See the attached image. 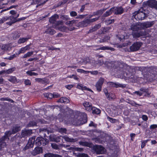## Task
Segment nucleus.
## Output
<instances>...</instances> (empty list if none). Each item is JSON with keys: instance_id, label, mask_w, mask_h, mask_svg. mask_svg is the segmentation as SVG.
Wrapping results in <instances>:
<instances>
[{"instance_id": "obj_30", "label": "nucleus", "mask_w": 157, "mask_h": 157, "mask_svg": "<svg viewBox=\"0 0 157 157\" xmlns=\"http://www.w3.org/2000/svg\"><path fill=\"white\" fill-rule=\"evenodd\" d=\"M131 29L133 32H136L140 29V27L137 25H132Z\"/></svg>"}, {"instance_id": "obj_48", "label": "nucleus", "mask_w": 157, "mask_h": 157, "mask_svg": "<svg viewBox=\"0 0 157 157\" xmlns=\"http://www.w3.org/2000/svg\"><path fill=\"white\" fill-rule=\"evenodd\" d=\"M51 146L52 148L55 149L57 150L59 148V146L57 144L55 143L52 144Z\"/></svg>"}, {"instance_id": "obj_26", "label": "nucleus", "mask_w": 157, "mask_h": 157, "mask_svg": "<svg viewBox=\"0 0 157 157\" xmlns=\"http://www.w3.org/2000/svg\"><path fill=\"white\" fill-rule=\"evenodd\" d=\"M80 145L83 146L91 147L92 145V144L87 142L80 141L79 143Z\"/></svg>"}, {"instance_id": "obj_36", "label": "nucleus", "mask_w": 157, "mask_h": 157, "mask_svg": "<svg viewBox=\"0 0 157 157\" xmlns=\"http://www.w3.org/2000/svg\"><path fill=\"white\" fill-rule=\"evenodd\" d=\"M33 51L31 52H27L23 56L22 58H25L28 57H29L31 56L33 54Z\"/></svg>"}, {"instance_id": "obj_38", "label": "nucleus", "mask_w": 157, "mask_h": 157, "mask_svg": "<svg viewBox=\"0 0 157 157\" xmlns=\"http://www.w3.org/2000/svg\"><path fill=\"white\" fill-rule=\"evenodd\" d=\"M8 80L13 83H15L17 81V78L14 76H11L10 77Z\"/></svg>"}, {"instance_id": "obj_64", "label": "nucleus", "mask_w": 157, "mask_h": 157, "mask_svg": "<svg viewBox=\"0 0 157 157\" xmlns=\"http://www.w3.org/2000/svg\"><path fill=\"white\" fill-rule=\"evenodd\" d=\"M103 40L105 41V42L107 41L109 39V37L108 36H105L102 39Z\"/></svg>"}, {"instance_id": "obj_13", "label": "nucleus", "mask_w": 157, "mask_h": 157, "mask_svg": "<svg viewBox=\"0 0 157 157\" xmlns=\"http://www.w3.org/2000/svg\"><path fill=\"white\" fill-rule=\"evenodd\" d=\"M77 25L79 27L84 28L88 26L89 25L87 18H85L83 21L79 22Z\"/></svg>"}, {"instance_id": "obj_29", "label": "nucleus", "mask_w": 157, "mask_h": 157, "mask_svg": "<svg viewBox=\"0 0 157 157\" xmlns=\"http://www.w3.org/2000/svg\"><path fill=\"white\" fill-rule=\"evenodd\" d=\"M34 71V70L28 71H26V73L28 75L30 76L37 75H38V73L32 72L33 71Z\"/></svg>"}, {"instance_id": "obj_46", "label": "nucleus", "mask_w": 157, "mask_h": 157, "mask_svg": "<svg viewBox=\"0 0 157 157\" xmlns=\"http://www.w3.org/2000/svg\"><path fill=\"white\" fill-rule=\"evenodd\" d=\"M9 46L8 45L5 44H3L2 45V50L6 51L9 49Z\"/></svg>"}, {"instance_id": "obj_56", "label": "nucleus", "mask_w": 157, "mask_h": 157, "mask_svg": "<svg viewBox=\"0 0 157 157\" xmlns=\"http://www.w3.org/2000/svg\"><path fill=\"white\" fill-rule=\"evenodd\" d=\"M59 132L61 133H66L67 132V129L65 128H60L59 129Z\"/></svg>"}, {"instance_id": "obj_7", "label": "nucleus", "mask_w": 157, "mask_h": 157, "mask_svg": "<svg viewBox=\"0 0 157 157\" xmlns=\"http://www.w3.org/2000/svg\"><path fill=\"white\" fill-rule=\"evenodd\" d=\"M36 138V136H33L31 138H29L27 144L23 149L24 150H26L27 149L31 148L33 147L35 143Z\"/></svg>"}, {"instance_id": "obj_25", "label": "nucleus", "mask_w": 157, "mask_h": 157, "mask_svg": "<svg viewBox=\"0 0 157 157\" xmlns=\"http://www.w3.org/2000/svg\"><path fill=\"white\" fill-rule=\"evenodd\" d=\"M97 50H110L112 51H113L114 50V49L113 48H112L110 47H109L108 46H102L100 47L97 49Z\"/></svg>"}, {"instance_id": "obj_34", "label": "nucleus", "mask_w": 157, "mask_h": 157, "mask_svg": "<svg viewBox=\"0 0 157 157\" xmlns=\"http://www.w3.org/2000/svg\"><path fill=\"white\" fill-rule=\"evenodd\" d=\"M113 13L112 12V10H111V8L108 11H106L103 14V16L104 17H107Z\"/></svg>"}, {"instance_id": "obj_21", "label": "nucleus", "mask_w": 157, "mask_h": 157, "mask_svg": "<svg viewBox=\"0 0 157 157\" xmlns=\"http://www.w3.org/2000/svg\"><path fill=\"white\" fill-rule=\"evenodd\" d=\"M59 18V15L56 14H55L50 18L49 21L51 23L54 24L56 21V20Z\"/></svg>"}, {"instance_id": "obj_41", "label": "nucleus", "mask_w": 157, "mask_h": 157, "mask_svg": "<svg viewBox=\"0 0 157 157\" xmlns=\"http://www.w3.org/2000/svg\"><path fill=\"white\" fill-rule=\"evenodd\" d=\"M10 13L12 15H14L15 16V17L14 18V20H15L19 16V14H17V16H15V14H16L17 12L16 11L14 10H11L10 12Z\"/></svg>"}, {"instance_id": "obj_14", "label": "nucleus", "mask_w": 157, "mask_h": 157, "mask_svg": "<svg viewBox=\"0 0 157 157\" xmlns=\"http://www.w3.org/2000/svg\"><path fill=\"white\" fill-rule=\"evenodd\" d=\"M147 5L152 8H157V1L155 0H150L147 2Z\"/></svg>"}, {"instance_id": "obj_2", "label": "nucleus", "mask_w": 157, "mask_h": 157, "mask_svg": "<svg viewBox=\"0 0 157 157\" xmlns=\"http://www.w3.org/2000/svg\"><path fill=\"white\" fill-rule=\"evenodd\" d=\"M21 130V127L19 125H16L13 127L12 131H6L4 133V135L0 138V151L2 148H4L6 146V141L9 140V138L11 135L17 133Z\"/></svg>"}, {"instance_id": "obj_23", "label": "nucleus", "mask_w": 157, "mask_h": 157, "mask_svg": "<svg viewBox=\"0 0 157 157\" xmlns=\"http://www.w3.org/2000/svg\"><path fill=\"white\" fill-rule=\"evenodd\" d=\"M109 85L112 87H125L124 85H123L120 84H117L116 83H114L112 82H110L109 83Z\"/></svg>"}, {"instance_id": "obj_32", "label": "nucleus", "mask_w": 157, "mask_h": 157, "mask_svg": "<svg viewBox=\"0 0 157 157\" xmlns=\"http://www.w3.org/2000/svg\"><path fill=\"white\" fill-rule=\"evenodd\" d=\"M37 125V123L34 121H29L27 124V126L29 127H33Z\"/></svg>"}, {"instance_id": "obj_4", "label": "nucleus", "mask_w": 157, "mask_h": 157, "mask_svg": "<svg viewBox=\"0 0 157 157\" xmlns=\"http://www.w3.org/2000/svg\"><path fill=\"white\" fill-rule=\"evenodd\" d=\"M145 10L143 7H140L138 11L133 13L132 17H134L138 21L144 20L145 17H147V14L145 13Z\"/></svg>"}, {"instance_id": "obj_61", "label": "nucleus", "mask_w": 157, "mask_h": 157, "mask_svg": "<svg viewBox=\"0 0 157 157\" xmlns=\"http://www.w3.org/2000/svg\"><path fill=\"white\" fill-rule=\"evenodd\" d=\"M13 17H11V16H10V17H9L8 18L7 17H3L2 18V21H3V23L5 22V21H7L8 19H9V18H10V19L11 20V18H13Z\"/></svg>"}, {"instance_id": "obj_54", "label": "nucleus", "mask_w": 157, "mask_h": 157, "mask_svg": "<svg viewBox=\"0 0 157 157\" xmlns=\"http://www.w3.org/2000/svg\"><path fill=\"white\" fill-rule=\"evenodd\" d=\"M77 87L78 89H81L82 90H84L86 88V86H84L83 87L82 84H78L77 85Z\"/></svg>"}, {"instance_id": "obj_28", "label": "nucleus", "mask_w": 157, "mask_h": 157, "mask_svg": "<svg viewBox=\"0 0 157 157\" xmlns=\"http://www.w3.org/2000/svg\"><path fill=\"white\" fill-rule=\"evenodd\" d=\"M59 155L58 154H55L51 153H47L44 154V157H59Z\"/></svg>"}, {"instance_id": "obj_16", "label": "nucleus", "mask_w": 157, "mask_h": 157, "mask_svg": "<svg viewBox=\"0 0 157 157\" xmlns=\"http://www.w3.org/2000/svg\"><path fill=\"white\" fill-rule=\"evenodd\" d=\"M104 82L102 79H99L96 84L95 86L98 92H100L101 90L102 86Z\"/></svg>"}, {"instance_id": "obj_6", "label": "nucleus", "mask_w": 157, "mask_h": 157, "mask_svg": "<svg viewBox=\"0 0 157 157\" xmlns=\"http://www.w3.org/2000/svg\"><path fill=\"white\" fill-rule=\"evenodd\" d=\"M143 43L141 42L136 41L130 46V49L132 52L136 51L140 49Z\"/></svg>"}, {"instance_id": "obj_52", "label": "nucleus", "mask_w": 157, "mask_h": 157, "mask_svg": "<svg viewBox=\"0 0 157 157\" xmlns=\"http://www.w3.org/2000/svg\"><path fill=\"white\" fill-rule=\"evenodd\" d=\"M151 71L153 72V73L152 72V74H153L154 75L157 74V68L156 67H152Z\"/></svg>"}, {"instance_id": "obj_44", "label": "nucleus", "mask_w": 157, "mask_h": 157, "mask_svg": "<svg viewBox=\"0 0 157 157\" xmlns=\"http://www.w3.org/2000/svg\"><path fill=\"white\" fill-rule=\"evenodd\" d=\"M17 6H15V5H13L11 6H10V7H9L8 8H7V9H4L2 10H1V11L0 12V13H2L3 12L6 11V10H10L11 9L13 8H15Z\"/></svg>"}, {"instance_id": "obj_40", "label": "nucleus", "mask_w": 157, "mask_h": 157, "mask_svg": "<svg viewBox=\"0 0 157 157\" xmlns=\"http://www.w3.org/2000/svg\"><path fill=\"white\" fill-rule=\"evenodd\" d=\"M63 21H56L55 23H54L55 26L57 28V27H58V26H59V25H63Z\"/></svg>"}, {"instance_id": "obj_50", "label": "nucleus", "mask_w": 157, "mask_h": 157, "mask_svg": "<svg viewBox=\"0 0 157 157\" xmlns=\"http://www.w3.org/2000/svg\"><path fill=\"white\" fill-rule=\"evenodd\" d=\"M140 91L141 92L146 93H147L148 91V89H146L144 87H142L140 88Z\"/></svg>"}, {"instance_id": "obj_47", "label": "nucleus", "mask_w": 157, "mask_h": 157, "mask_svg": "<svg viewBox=\"0 0 157 157\" xmlns=\"http://www.w3.org/2000/svg\"><path fill=\"white\" fill-rule=\"evenodd\" d=\"M24 84L26 86H30L31 85V82L29 79H25L24 80Z\"/></svg>"}, {"instance_id": "obj_51", "label": "nucleus", "mask_w": 157, "mask_h": 157, "mask_svg": "<svg viewBox=\"0 0 157 157\" xmlns=\"http://www.w3.org/2000/svg\"><path fill=\"white\" fill-rule=\"evenodd\" d=\"M49 82L48 80L45 78H42V81L41 82V83L44 84H47Z\"/></svg>"}, {"instance_id": "obj_62", "label": "nucleus", "mask_w": 157, "mask_h": 157, "mask_svg": "<svg viewBox=\"0 0 157 157\" xmlns=\"http://www.w3.org/2000/svg\"><path fill=\"white\" fill-rule=\"evenodd\" d=\"M86 15H77V17H75L77 19H82L85 17Z\"/></svg>"}, {"instance_id": "obj_10", "label": "nucleus", "mask_w": 157, "mask_h": 157, "mask_svg": "<svg viewBox=\"0 0 157 157\" xmlns=\"http://www.w3.org/2000/svg\"><path fill=\"white\" fill-rule=\"evenodd\" d=\"M146 35L145 31H140L139 32H132V35L134 38L137 39L141 36H145Z\"/></svg>"}, {"instance_id": "obj_15", "label": "nucleus", "mask_w": 157, "mask_h": 157, "mask_svg": "<svg viewBox=\"0 0 157 157\" xmlns=\"http://www.w3.org/2000/svg\"><path fill=\"white\" fill-rule=\"evenodd\" d=\"M83 106L85 109L87 111L90 112L93 107L91 103L87 101H85L83 103Z\"/></svg>"}, {"instance_id": "obj_11", "label": "nucleus", "mask_w": 157, "mask_h": 157, "mask_svg": "<svg viewBox=\"0 0 157 157\" xmlns=\"http://www.w3.org/2000/svg\"><path fill=\"white\" fill-rule=\"evenodd\" d=\"M63 137L61 136H59L55 135L50 136V139L51 141L56 142H62L63 141Z\"/></svg>"}, {"instance_id": "obj_60", "label": "nucleus", "mask_w": 157, "mask_h": 157, "mask_svg": "<svg viewBox=\"0 0 157 157\" xmlns=\"http://www.w3.org/2000/svg\"><path fill=\"white\" fill-rule=\"evenodd\" d=\"M85 5H82V6H81V8L80 9V11H78V13H80L81 12H83L84 11V10H85Z\"/></svg>"}, {"instance_id": "obj_43", "label": "nucleus", "mask_w": 157, "mask_h": 157, "mask_svg": "<svg viewBox=\"0 0 157 157\" xmlns=\"http://www.w3.org/2000/svg\"><path fill=\"white\" fill-rule=\"evenodd\" d=\"M60 18L63 20L67 21L70 20V18L68 15H62L60 17Z\"/></svg>"}, {"instance_id": "obj_58", "label": "nucleus", "mask_w": 157, "mask_h": 157, "mask_svg": "<svg viewBox=\"0 0 157 157\" xmlns=\"http://www.w3.org/2000/svg\"><path fill=\"white\" fill-rule=\"evenodd\" d=\"M157 128V124H153L151 125L150 126V129L151 130H153Z\"/></svg>"}, {"instance_id": "obj_37", "label": "nucleus", "mask_w": 157, "mask_h": 157, "mask_svg": "<svg viewBox=\"0 0 157 157\" xmlns=\"http://www.w3.org/2000/svg\"><path fill=\"white\" fill-rule=\"evenodd\" d=\"M101 26L99 24H97L95 25L94 27V28L92 29H90L89 31V32H91L94 31H95L96 30H97L98 29H99Z\"/></svg>"}, {"instance_id": "obj_35", "label": "nucleus", "mask_w": 157, "mask_h": 157, "mask_svg": "<svg viewBox=\"0 0 157 157\" xmlns=\"http://www.w3.org/2000/svg\"><path fill=\"white\" fill-rule=\"evenodd\" d=\"M64 138L66 141L68 142H75L76 141L75 139L73 138H70L68 137H64Z\"/></svg>"}, {"instance_id": "obj_9", "label": "nucleus", "mask_w": 157, "mask_h": 157, "mask_svg": "<svg viewBox=\"0 0 157 157\" xmlns=\"http://www.w3.org/2000/svg\"><path fill=\"white\" fill-rule=\"evenodd\" d=\"M112 12L116 15L121 14L124 12V10L122 6L113 7L111 8Z\"/></svg>"}, {"instance_id": "obj_39", "label": "nucleus", "mask_w": 157, "mask_h": 157, "mask_svg": "<svg viewBox=\"0 0 157 157\" xmlns=\"http://www.w3.org/2000/svg\"><path fill=\"white\" fill-rule=\"evenodd\" d=\"M45 97H47L48 98L52 99L53 98V94L50 93H48L44 94Z\"/></svg>"}, {"instance_id": "obj_63", "label": "nucleus", "mask_w": 157, "mask_h": 157, "mask_svg": "<svg viewBox=\"0 0 157 157\" xmlns=\"http://www.w3.org/2000/svg\"><path fill=\"white\" fill-rule=\"evenodd\" d=\"M97 125L96 124H94L93 121H91L89 126L90 127L93 126L94 128H96L97 127Z\"/></svg>"}, {"instance_id": "obj_12", "label": "nucleus", "mask_w": 157, "mask_h": 157, "mask_svg": "<svg viewBox=\"0 0 157 157\" xmlns=\"http://www.w3.org/2000/svg\"><path fill=\"white\" fill-rule=\"evenodd\" d=\"M80 116L81 117L80 119V124H83L86 123L87 122V115L85 113H81Z\"/></svg>"}, {"instance_id": "obj_20", "label": "nucleus", "mask_w": 157, "mask_h": 157, "mask_svg": "<svg viewBox=\"0 0 157 157\" xmlns=\"http://www.w3.org/2000/svg\"><path fill=\"white\" fill-rule=\"evenodd\" d=\"M43 152V149L41 147H36L34 150L33 155H36L42 153Z\"/></svg>"}, {"instance_id": "obj_17", "label": "nucleus", "mask_w": 157, "mask_h": 157, "mask_svg": "<svg viewBox=\"0 0 157 157\" xmlns=\"http://www.w3.org/2000/svg\"><path fill=\"white\" fill-rule=\"evenodd\" d=\"M154 24L153 21H146L145 22L142 23L140 25L144 28H147L151 27Z\"/></svg>"}, {"instance_id": "obj_1", "label": "nucleus", "mask_w": 157, "mask_h": 157, "mask_svg": "<svg viewBox=\"0 0 157 157\" xmlns=\"http://www.w3.org/2000/svg\"><path fill=\"white\" fill-rule=\"evenodd\" d=\"M47 108H50L53 110L56 109L60 112L58 115L57 119L60 122L71 120L72 118L74 117V113L73 110L71 109L68 108L67 109V111L63 109L61 106L58 105H48L46 106Z\"/></svg>"}, {"instance_id": "obj_31", "label": "nucleus", "mask_w": 157, "mask_h": 157, "mask_svg": "<svg viewBox=\"0 0 157 157\" xmlns=\"http://www.w3.org/2000/svg\"><path fill=\"white\" fill-rule=\"evenodd\" d=\"M16 70V68L14 67L9 68L8 70H6V74H9L12 73L13 72L15 71Z\"/></svg>"}, {"instance_id": "obj_53", "label": "nucleus", "mask_w": 157, "mask_h": 157, "mask_svg": "<svg viewBox=\"0 0 157 157\" xmlns=\"http://www.w3.org/2000/svg\"><path fill=\"white\" fill-rule=\"evenodd\" d=\"M77 72H80L81 73H83L85 74H87V73L88 71H86L84 70H83V69H78L77 70Z\"/></svg>"}, {"instance_id": "obj_49", "label": "nucleus", "mask_w": 157, "mask_h": 157, "mask_svg": "<svg viewBox=\"0 0 157 157\" xmlns=\"http://www.w3.org/2000/svg\"><path fill=\"white\" fill-rule=\"evenodd\" d=\"M70 15L72 17L76 16L77 15V12L75 11H71L70 12Z\"/></svg>"}, {"instance_id": "obj_59", "label": "nucleus", "mask_w": 157, "mask_h": 157, "mask_svg": "<svg viewBox=\"0 0 157 157\" xmlns=\"http://www.w3.org/2000/svg\"><path fill=\"white\" fill-rule=\"evenodd\" d=\"M108 118L109 119V120L112 123L116 122L117 121L116 119L109 117H108Z\"/></svg>"}, {"instance_id": "obj_5", "label": "nucleus", "mask_w": 157, "mask_h": 157, "mask_svg": "<svg viewBox=\"0 0 157 157\" xmlns=\"http://www.w3.org/2000/svg\"><path fill=\"white\" fill-rule=\"evenodd\" d=\"M35 144L37 146L41 145L44 146L48 144L49 142V140L46 138L42 137H38L35 139Z\"/></svg>"}, {"instance_id": "obj_22", "label": "nucleus", "mask_w": 157, "mask_h": 157, "mask_svg": "<svg viewBox=\"0 0 157 157\" xmlns=\"http://www.w3.org/2000/svg\"><path fill=\"white\" fill-rule=\"evenodd\" d=\"M29 49V45H28L26 46L22 47L20 50L17 52V55H19L21 53H23L25 52L26 50H28Z\"/></svg>"}, {"instance_id": "obj_18", "label": "nucleus", "mask_w": 157, "mask_h": 157, "mask_svg": "<svg viewBox=\"0 0 157 157\" xmlns=\"http://www.w3.org/2000/svg\"><path fill=\"white\" fill-rule=\"evenodd\" d=\"M58 102L63 103L66 104L69 103L70 100L68 98L65 97H61L59 100L57 101Z\"/></svg>"}, {"instance_id": "obj_33", "label": "nucleus", "mask_w": 157, "mask_h": 157, "mask_svg": "<svg viewBox=\"0 0 157 157\" xmlns=\"http://www.w3.org/2000/svg\"><path fill=\"white\" fill-rule=\"evenodd\" d=\"M28 39L29 38H27L22 37L20 38L18 40V43L19 44L23 43L27 41Z\"/></svg>"}, {"instance_id": "obj_57", "label": "nucleus", "mask_w": 157, "mask_h": 157, "mask_svg": "<svg viewBox=\"0 0 157 157\" xmlns=\"http://www.w3.org/2000/svg\"><path fill=\"white\" fill-rule=\"evenodd\" d=\"M94 140L95 141L96 143H101V140L100 138L98 137H95L94 138Z\"/></svg>"}, {"instance_id": "obj_3", "label": "nucleus", "mask_w": 157, "mask_h": 157, "mask_svg": "<svg viewBox=\"0 0 157 157\" xmlns=\"http://www.w3.org/2000/svg\"><path fill=\"white\" fill-rule=\"evenodd\" d=\"M32 133V130L31 129L23 130L21 131V135L19 133H17L11 138V140L17 143V144H19L21 143V140L22 138H26L29 137Z\"/></svg>"}, {"instance_id": "obj_45", "label": "nucleus", "mask_w": 157, "mask_h": 157, "mask_svg": "<svg viewBox=\"0 0 157 157\" xmlns=\"http://www.w3.org/2000/svg\"><path fill=\"white\" fill-rule=\"evenodd\" d=\"M103 13L102 10H98L96 12L93 13L94 15L95 16L101 15Z\"/></svg>"}, {"instance_id": "obj_24", "label": "nucleus", "mask_w": 157, "mask_h": 157, "mask_svg": "<svg viewBox=\"0 0 157 157\" xmlns=\"http://www.w3.org/2000/svg\"><path fill=\"white\" fill-rule=\"evenodd\" d=\"M91 111L93 114H99L101 113V110L99 109L94 107H92Z\"/></svg>"}, {"instance_id": "obj_8", "label": "nucleus", "mask_w": 157, "mask_h": 157, "mask_svg": "<svg viewBox=\"0 0 157 157\" xmlns=\"http://www.w3.org/2000/svg\"><path fill=\"white\" fill-rule=\"evenodd\" d=\"M93 149L98 155L104 154L105 152V149L101 145H95L93 147Z\"/></svg>"}, {"instance_id": "obj_27", "label": "nucleus", "mask_w": 157, "mask_h": 157, "mask_svg": "<svg viewBox=\"0 0 157 157\" xmlns=\"http://www.w3.org/2000/svg\"><path fill=\"white\" fill-rule=\"evenodd\" d=\"M58 29L62 32H66L68 30V28L65 26H59L57 27Z\"/></svg>"}, {"instance_id": "obj_55", "label": "nucleus", "mask_w": 157, "mask_h": 157, "mask_svg": "<svg viewBox=\"0 0 157 157\" xmlns=\"http://www.w3.org/2000/svg\"><path fill=\"white\" fill-rule=\"evenodd\" d=\"M114 19H108L106 20V22L108 25L111 24L112 23H113L114 22Z\"/></svg>"}, {"instance_id": "obj_42", "label": "nucleus", "mask_w": 157, "mask_h": 157, "mask_svg": "<svg viewBox=\"0 0 157 157\" xmlns=\"http://www.w3.org/2000/svg\"><path fill=\"white\" fill-rule=\"evenodd\" d=\"M150 140L148 139L146 140H144L141 142V148H143L145 146L146 144L147 143V142L149 141Z\"/></svg>"}, {"instance_id": "obj_19", "label": "nucleus", "mask_w": 157, "mask_h": 157, "mask_svg": "<svg viewBox=\"0 0 157 157\" xmlns=\"http://www.w3.org/2000/svg\"><path fill=\"white\" fill-rule=\"evenodd\" d=\"M55 33V30L52 27L47 28L44 32V33L51 35H54Z\"/></svg>"}]
</instances>
